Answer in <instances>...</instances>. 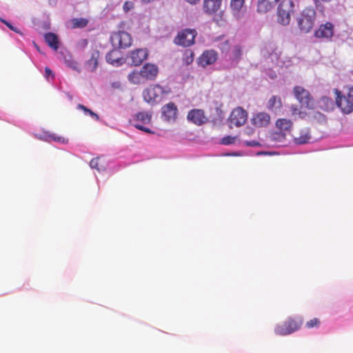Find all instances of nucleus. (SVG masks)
Instances as JSON below:
<instances>
[{
    "label": "nucleus",
    "instance_id": "nucleus-1",
    "mask_svg": "<svg viewBox=\"0 0 353 353\" xmlns=\"http://www.w3.org/2000/svg\"><path fill=\"white\" fill-rule=\"evenodd\" d=\"M171 92L170 88H163L158 84L150 86L143 91V97L148 103H157L162 98Z\"/></svg>",
    "mask_w": 353,
    "mask_h": 353
},
{
    "label": "nucleus",
    "instance_id": "nucleus-2",
    "mask_svg": "<svg viewBox=\"0 0 353 353\" xmlns=\"http://www.w3.org/2000/svg\"><path fill=\"white\" fill-rule=\"evenodd\" d=\"M303 323L302 317L289 318L283 323L278 325L274 332L278 335L285 336L290 334L299 330Z\"/></svg>",
    "mask_w": 353,
    "mask_h": 353
},
{
    "label": "nucleus",
    "instance_id": "nucleus-3",
    "mask_svg": "<svg viewBox=\"0 0 353 353\" xmlns=\"http://www.w3.org/2000/svg\"><path fill=\"white\" fill-rule=\"evenodd\" d=\"M315 19V10L312 8H305L298 19L300 30L305 33L309 32L314 26Z\"/></svg>",
    "mask_w": 353,
    "mask_h": 353
},
{
    "label": "nucleus",
    "instance_id": "nucleus-4",
    "mask_svg": "<svg viewBox=\"0 0 353 353\" xmlns=\"http://www.w3.org/2000/svg\"><path fill=\"white\" fill-rule=\"evenodd\" d=\"M197 32L195 29L185 28L179 31L174 39L176 45L183 47H190L195 43Z\"/></svg>",
    "mask_w": 353,
    "mask_h": 353
},
{
    "label": "nucleus",
    "instance_id": "nucleus-5",
    "mask_svg": "<svg viewBox=\"0 0 353 353\" xmlns=\"http://www.w3.org/2000/svg\"><path fill=\"white\" fill-rule=\"evenodd\" d=\"M110 41L112 46L117 49H125L132 45L131 35L125 31L113 32L110 36Z\"/></svg>",
    "mask_w": 353,
    "mask_h": 353
},
{
    "label": "nucleus",
    "instance_id": "nucleus-6",
    "mask_svg": "<svg viewBox=\"0 0 353 353\" xmlns=\"http://www.w3.org/2000/svg\"><path fill=\"white\" fill-rule=\"evenodd\" d=\"M293 3L291 0H282L277 9L278 22L281 25H288L290 15L293 12Z\"/></svg>",
    "mask_w": 353,
    "mask_h": 353
},
{
    "label": "nucleus",
    "instance_id": "nucleus-7",
    "mask_svg": "<svg viewBox=\"0 0 353 353\" xmlns=\"http://www.w3.org/2000/svg\"><path fill=\"white\" fill-rule=\"evenodd\" d=\"M276 127L280 130V132L274 134V139L281 141L285 139L286 133L290 132L292 128V122L287 119H279L276 121Z\"/></svg>",
    "mask_w": 353,
    "mask_h": 353
},
{
    "label": "nucleus",
    "instance_id": "nucleus-8",
    "mask_svg": "<svg viewBox=\"0 0 353 353\" xmlns=\"http://www.w3.org/2000/svg\"><path fill=\"white\" fill-rule=\"evenodd\" d=\"M248 119V113L241 107L234 108L229 117L230 126L240 127L245 124Z\"/></svg>",
    "mask_w": 353,
    "mask_h": 353
},
{
    "label": "nucleus",
    "instance_id": "nucleus-9",
    "mask_svg": "<svg viewBox=\"0 0 353 353\" xmlns=\"http://www.w3.org/2000/svg\"><path fill=\"white\" fill-rule=\"evenodd\" d=\"M334 92L336 95V105L344 113H351L353 111V101L347 96L342 95L341 92L338 89H334Z\"/></svg>",
    "mask_w": 353,
    "mask_h": 353
},
{
    "label": "nucleus",
    "instance_id": "nucleus-10",
    "mask_svg": "<svg viewBox=\"0 0 353 353\" xmlns=\"http://www.w3.org/2000/svg\"><path fill=\"white\" fill-rule=\"evenodd\" d=\"M178 108L173 102H169L161 108V117L167 122H174L178 117Z\"/></svg>",
    "mask_w": 353,
    "mask_h": 353
},
{
    "label": "nucleus",
    "instance_id": "nucleus-11",
    "mask_svg": "<svg viewBox=\"0 0 353 353\" xmlns=\"http://www.w3.org/2000/svg\"><path fill=\"white\" fill-rule=\"evenodd\" d=\"M294 94L299 103L307 108H312L313 105L312 98L307 90L301 86L294 88Z\"/></svg>",
    "mask_w": 353,
    "mask_h": 353
},
{
    "label": "nucleus",
    "instance_id": "nucleus-12",
    "mask_svg": "<svg viewBox=\"0 0 353 353\" xmlns=\"http://www.w3.org/2000/svg\"><path fill=\"white\" fill-rule=\"evenodd\" d=\"M217 59L218 54L215 50H205L199 58V64L202 67H206L215 63Z\"/></svg>",
    "mask_w": 353,
    "mask_h": 353
},
{
    "label": "nucleus",
    "instance_id": "nucleus-13",
    "mask_svg": "<svg viewBox=\"0 0 353 353\" xmlns=\"http://www.w3.org/2000/svg\"><path fill=\"white\" fill-rule=\"evenodd\" d=\"M140 70L145 81L154 80L159 73L158 67L153 63H145Z\"/></svg>",
    "mask_w": 353,
    "mask_h": 353
},
{
    "label": "nucleus",
    "instance_id": "nucleus-14",
    "mask_svg": "<svg viewBox=\"0 0 353 353\" xmlns=\"http://www.w3.org/2000/svg\"><path fill=\"white\" fill-rule=\"evenodd\" d=\"M187 119L189 121L197 125L205 123L208 120L203 110L201 109L191 110L188 114Z\"/></svg>",
    "mask_w": 353,
    "mask_h": 353
},
{
    "label": "nucleus",
    "instance_id": "nucleus-15",
    "mask_svg": "<svg viewBox=\"0 0 353 353\" xmlns=\"http://www.w3.org/2000/svg\"><path fill=\"white\" fill-rule=\"evenodd\" d=\"M334 34V25L330 22H326L322 24L314 32V37L316 38H325L330 39Z\"/></svg>",
    "mask_w": 353,
    "mask_h": 353
},
{
    "label": "nucleus",
    "instance_id": "nucleus-16",
    "mask_svg": "<svg viewBox=\"0 0 353 353\" xmlns=\"http://www.w3.org/2000/svg\"><path fill=\"white\" fill-rule=\"evenodd\" d=\"M148 57V52L147 49H137L132 51L130 53L132 63L136 66L140 65Z\"/></svg>",
    "mask_w": 353,
    "mask_h": 353
},
{
    "label": "nucleus",
    "instance_id": "nucleus-17",
    "mask_svg": "<svg viewBox=\"0 0 353 353\" xmlns=\"http://www.w3.org/2000/svg\"><path fill=\"white\" fill-rule=\"evenodd\" d=\"M270 122V116L269 114L261 112L254 115L252 119V124L257 128L266 127Z\"/></svg>",
    "mask_w": 353,
    "mask_h": 353
},
{
    "label": "nucleus",
    "instance_id": "nucleus-18",
    "mask_svg": "<svg viewBox=\"0 0 353 353\" xmlns=\"http://www.w3.org/2000/svg\"><path fill=\"white\" fill-rule=\"evenodd\" d=\"M282 0H259L257 3V11L261 13H266L274 8V7Z\"/></svg>",
    "mask_w": 353,
    "mask_h": 353
},
{
    "label": "nucleus",
    "instance_id": "nucleus-19",
    "mask_svg": "<svg viewBox=\"0 0 353 353\" xmlns=\"http://www.w3.org/2000/svg\"><path fill=\"white\" fill-rule=\"evenodd\" d=\"M105 58L106 61L112 65L119 66L123 63L121 52L115 48L106 54Z\"/></svg>",
    "mask_w": 353,
    "mask_h": 353
},
{
    "label": "nucleus",
    "instance_id": "nucleus-20",
    "mask_svg": "<svg viewBox=\"0 0 353 353\" xmlns=\"http://www.w3.org/2000/svg\"><path fill=\"white\" fill-rule=\"evenodd\" d=\"M99 57V50L97 49H92L90 52V57L85 63V65L89 70L94 72L97 69Z\"/></svg>",
    "mask_w": 353,
    "mask_h": 353
},
{
    "label": "nucleus",
    "instance_id": "nucleus-21",
    "mask_svg": "<svg viewBox=\"0 0 353 353\" xmlns=\"http://www.w3.org/2000/svg\"><path fill=\"white\" fill-rule=\"evenodd\" d=\"M222 0H204L203 10L207 14L215 13L221 7Z\"/></svg>",
    "mask_w": 353,
    "mask_h": 353
},
{
    "label": "nucleus",
    "instance_id": "nucleus-22",
    "mask_svg": "<svg viewBox=\"0 0 353 353\" xmlns=\"http://www.w3.org/2000/svg\"><path fill=\"white\" fill-rule=\"evenodd\" d=\"M294 141L296 144H305L311 139L310 129L304 128L300 130L297 135H294Z\"/></svg>",
    "mask_w": 353,
    "mask_h": 353
},
{
    "label": "nucleus",
    "instance_id": "nucleus-23",
    "mask_svg": "<svg viewBox=\"0 0 353 353\" xmlns=\"http://www.w3.org/2000/svg\"><path fill=\"white\" fill-rule=\"evenodd\" d=\"M281 99L279 97L277 96H272L267 103V108L272 112L279 110L281 108Z\"/></svg>",
    "mask_w": 353,
    "mask_h": 353
},
{
    "label": "nucleus",
    "instance_id": "nucleus-24",
    "mask_svg": "<svg viewBox=\"0 0 353 353\" xmlns=\"http://www.w3.org/2000/svg\"><path fill=\"white\" fill-rule=\"evenodd\" d=\"M44 38L46 42L51 48L54 50H57L59 48V39L55 34L52 32L46 33Z\"/></svg>",
    "mask_w": 353,
    "mask_h": 353
},
{
    "label": "nucleus",
    "instance_id": "nucleus-25",
    "mask_svg": "<svg viewBox=\"0 0 353 353\" xmlns=\"http://www.w3.org/2000/svg\"><path fill=\"white\" fill-rule=\"evenodd\" d=\"M128 80L134 84H141L145 82L143 77H142L141 72L134 70L130 72L128 76Z\"/></svg>",
    "mask_w": 353,
    "mask_h": 353
},
{
    "label": "nucleus",
    "instance_id": "nucleus-26",
    "mask_svg": "<svg viewBox=\"0 0 353 353\" xmlns=\"http://www.w3.org/2000/svg\"><path fill=\"white\" fill-rule=\"evenodd\" d=\"M152 114L148 112H139L134 114V120L140 121L143 124L149 123L151 121Z\"/></svg>",
    "mask_w": 353,
    "mask_h": 353
},
{
    "label": "nucleus",
    "instance_id": "nucleus-27",
    "mask_svg": "<svg viewBox=\"0 0 353 353\" xmlns=\"http://www.w3.org/2000/svg\"><path fill=\"white\" fill-rule=\"evenodd\" d=\"M245 0H230V8L234 15H239L244 6Z\"/></svg>",
    "mask_w": 353,
    "mask_h": 353
},
{
    "label": "nucleus",
    "instance_id": "nucleus-28",
    "mask_svg": "<svg viewBox=\"0 0 353 353\" xmlns=\"http://www.w3.org/2000/svg\"><path fill=\"white\" fill-rule=\"evenodd\" d=\"M72 24L73 28H84L88 23V20L84 18H75L72 19Z\"/></svg>",
    "mask_w": 353,
    "mask_h": 353
},
{
    "label": "nucleus",
    "instance_id": "nucleus-29",
    "mask_svg": "<svg viewBox=\"0 0 353 353\" xmlns=\"http://www.w3.org/2000/svg\"><path fill=\"white\" fill-rule=\"evenodd\" d=\"M194 58V53L191 50H186L183 55V62L188 65L191 64Z\"/></svg>",
    "mask_w": 353,
    "mask_h": 353
},
{
    "label": "nucleus",
    "instance_id": "nucleus-30",
    "mask_svg": "<svg viewBox=\"0 0 353 353\" xmlns=\"http://www.w3.org/2000/svg\"><path fill=\"white\" fill-rule=\"evenodd\" d=\"M77 108L83 110L85 114H88L91 117H92L94 120L98 121L99 117L97 114L92 111L90 109L84 106L83 105L79 104L77 105Z\"/></svg>",
    "mask_w": 353,
    "mask_h": 353
},
{
    "label": "nucleus",
    "instance_id": "nucleus-31",
    "mask_svg": "<svg viewBox=\"0 0 353 353\" xmlns=\"http://www.w3.org/2000/svg\"><path fill=\"white\" fill-rule=\"evenodd\" d=\"M233 58L236 60H239L242 56V47L240 45L234 46L232 50Z\"/></svg>",
    "mask_w": 353,
    "mask_h": 353
},
{
    "label": "nucleus",
    "instance_id": "nucleus-32",
    "mask_svg": "<svg viewBox=\"0 0 353 353\" xmlns=\"http://www.w3.org/2000/svg\"><path fill=\"white\" fill-rule=\"evenodd\" d=\"M65 63L68 67L74 70L79 71L78 63L76 61L73 60L72 58L70 57L69 59H67L65 57Z\"/></svg>",
    "mask_w": 353,
    "mask_h": 353
},
{
    "label": "nucleus",
    "instance_id": "nucleus-33",
    "mask_svg": "<svg viewBox=\"0 0 353 353\" xmlns=\"http://www.w3.org/2000/svg\"><path fill=\"white\" fill-rule=\"evenodd\" d=\"M321 321L317 318H314L310 321H308L305 323V327L308 329H311L313 327H318L320 325Z\"/></svg>",
    "mask_w": 353,
    "mask_h": 353
},
{
    "label": "nucleus",
    "instance_id": "nucleus-34",
    "mask_svg": "<svg viewBox=\"0 0 353 353\" xmlns=\"http://www.w3.org/2000/svg\"><path fill=\"white\" fill-rule=\"evenodd\" d=\"M290 111L292 116H296L298 115L300 118H303L305 113L301 111L299 108L296 105H292L290 107Z\"/></svg>",
    "mask_w": 353,
    "mask_h": 353
},
{
    "label": "nucleus",
    "instance_id": "nucleus-35",
    "mask_svg": "<svg viewBox=\"0 0 353 353\" xmlns=\"http://www.w3.org/2000/svg\"><path fill=\"white\" fill-rule=\"evenodd\" d=\"M90 165L92 168H94L100 171L102 168L99 166V158L92 159L90 162Z\"/></svg>",
    "mask_w": 353,
    "mask_h": 353
},
{
    "label": "nucleus",
    "instance_id": "nucleus-36",
    "mask_svg": "<svg viewBox=\"0 0 353 353\" xmlns=\"http://www.w3.org/2000/svg\"><path fill=\"white\" fill-rule=\"evenodd\" d=\"M234 137H232L231 136H227L221 139V143L223 145H230L234 143Z\"/></svg>",
    "mask_w": 353,
    "mask_h": 353
},
{
    "label": "nucleus",
    "instance_id": "nucleus-37",
    "mask_svg": "<svg viewBox=\"0 0 353 353\" xmlns=\"http://www.w3.org/2000/svg\"><path fill=\"white\" fill-rule=\"evenodd\" d=\"M134 7V3L132 1H125L123 4V8L125 12H128Z\"/></svg>",
    "mask_w": 353,
    "mask_h": 353
},
{
    "label": "nucleus",
    "instance_id": "nucleus-38",
    "mask_svg": "<svg viewBox=\"0 0 353 353\" xmlns=\"http://www.w3.org/2000/svg\"><path fill=\"white\" fill-rule=\"evenodd\" d=\"M134 127L141 131H143L145 132H147V133H153L152 131L148 128H146L145 126H143V125H141V124H134Z\"/></svg>",
    "mask_w": 353,
    "mask_h": 353
},
{
    "label": "nucleus",
    "instance_id": "nucleus-39",
    "mask_svg": "<svg viewBox=\"0 0 353 353\" xmlns=\"http://www.w3.org/2000/svg\"><path fill=\"white\" fill-rule=\"evenodd\" d=\"M245 145L250 147H255L260 145V143L257 141H246L244 142Z\"/></svg>",
    "mask_w": 353,
    "mask_h": 353
},
{
    "label": "nucleus",
    "instance_id": "nucleus-40",
    "mask_svg": "<svg viewBox=\"0 0 353 353\" xmlns=\"http://www.w3.org/2000/svg\"><path fill=\"white\" fill-rule=\"evenodd\" d=\"M50 138L52 139V140H54L55 141H58V142H63V143L65 141L63 137H57L54 134L50 135Z\"/></svg>",
    "mask_w": 353,
    "mask_h": 353
},
{
    "label": "nucleus",
    "instance_id": "nucleus-41",
    "mask_svg": "<svg viewBox=\"0 0 353 353\" xmlns=\"http://www.w3.org/2000/svg\"><path fill=\"white\" fill-rule=\"evenodd\" d=\"M3 23H5L10 30L17 32L20 33V31L17 28H14L10 23L6 21V20H2Z\"/></svg>",
    "mask_w": 353,
    "mask_h": 353
},
{
    "label": "nucleus",
    "instance_id": "nucleus-42",
    "mask_svg": "<svg viewBox=\"0 0 353 353\" xmlns=\"http://www.w3.org/2000/svg\"><path fill=\"white\" fill-rule=\"evenodd\" d=\"M45 74L47 78H48L50 76H54L52 70L48 67L45 68Z\"/></svg>",
    "mask_w": 353,
    "mask_h": 353
},
{
    "label": "nucleus",
    "instance_id": "nucleus-43",
    "mask_svg": "<svg viewBox=\"0 0 353 353\" xmlns=\"http://www.w3.org/2000/svg\"><path fill=\"white\" fill-rule=\"evenodd\" d=\"M347 96L353 101V87L349 88Z\"/></svg>",
    "mask_w": 353,
    "mask_h": 353
},
{
    "label": "nucleus",
    "instance_id": "nucleus-44",
    "mask_svg": "<svg viewBox=\"0 0 353 353\" xmlns=\"http://www.w3.org/2000/svg\"><path fill=\"white\" fill-rule=\"evenodd\" d=\"M229 46V41L226 40L220 47L221 50H227Z\"/></svg>",
    "mask_w": 353,
    "mask_h": 353
},
{
    "label": "nucleus",
    "instance_id": "nucleus-45",
    "mask_svg": "<svg viewBox=\"0 0 353 353\" xmlns=\"http://www.w3.org/2000/svg\"><path fill=\"white\" fill-rule=\"evenodd\" d=\"M321 100L323 101H327V102L330 101V102H332V100L330 99L327 98V97H323V98H322Z\"/></svg>",
    "mask_w": 353,
    "mask_h": 353
},
{
    "label": "nucleus",
    "instance_id": "nucleus-46",
    "mask_svg": "<svg viewBox=\"0 0 353 353\" xmlns=\"http://www.w3.org/2000/svg\"><path fill=\"white\" fill-rule=\"evenodd\" d=\"M331 0H315V2H325V1H330Z\"/></svg>",
    "mask_w": 353,
    "mask_h": 353
}]
</instances>
